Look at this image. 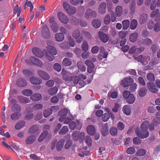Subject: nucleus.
I'll list each match as a JSON object with an SVG mask.
<instances>
[{
  "instance_id": "18",
  "label": "nucleus",
  "mask_w": 160,
  "mask_h": 160,
  "mask_svg": "<svg viewBox=\"0 0 160 160\" xmlns=\"http://www.w3.org/2000/svg\"><path fill=\"white\" fill-rule=\"evenodd\" d=\"M16 84L19 87H24L27 84L26 81L22 78L18 79L17 81Z\"/></svg>"
},
{
  "instance_id": "47",
  "label": "nucleus",
  "mask_w": 160,
  "mask_h": 160,
  "mask_svg": "<svg viewBox=\"0 0 160 160\" xmlns=\"http://www.w3.org/2000/svg\"><path fill=\"white\" fill-rule=\"evenodd\" d=\"M22 93L24 96H29L32 94V91L31 90L26 89L22 91Z\"/></svg>"
},
{
  "instance_id": "40",
  "label": "nucleus",
  "mask_w": 160,
  "mask_h": 160,
  "mask_svg": "<svg viewBox=\"0 0 160 160\" xmlns=\"http://www.w3.org/2000/svg\"><path fill=\"white\" fill-rule=\"evenodd\" d=\"M25 122L24 121L22 120L17 122L15 126V128L16 129H19L23 127L25 124Z\"/></svg>"
},
{
  "instance_id": "57",
  "label": "nucleus",
  "mask_w": 160,
  "mask_h": 160,
  "mask_svg": "<svg viewBox=\"0 0 160 160\" xmlns=\"http://www.w3.org/2000/svg\"><path fill=\"white\" fill-rule=\"evenodd\" d=\"M127 34V32L126 31H121L119 33V37L121 39H125V37Z\"/></svg>"
},
{
  "instance_id": "29",
  "label": "nucleus",
  "mask_w": 160,
  "mask_h": 160,
  "mask_svg": "<svg viewBox=\"0 0 160 160\" xmlns=\"http://www.w3.org/2000/svg\"><path fill=\"white\" fill-rule=\"evenodd\" d=\"M38 130L37 126L33 125L28 130V132L30 134H35Z\"/></svg>"
},
{
  "instance_id": "31",
  "label": "nucleus",
  "mask_w": 160,
  "mask_h": 160,
  "mask_svg": "<svg viewBox=\"0 0 160 160\" xmlns=\"http://www.w3.org/2000/svg\"><path fill=\"white\" fill-rule=\"evenodd\" d=\"M48 49V50L46 52H49L50 53L54 55H56L57 54L56 49L52 46H49Z\"/></svg>"
},
{
  "instance_id": "42",
  "label": "nucleus",
  "mask_w": 160,
  "mask_h": 160,
  "mask_svg": "<svg viewBox=\"0 0 160 160\" xmlns=\"http://www.w3.org/2000/svg\"><path fill=\"white\" fill-rule=\"evenodd\" d=\"M147 92V89L145 88H141L138 91V94L141 97L144 96Z\"/></svg>"
},
{
  "instance_id": "46",
  "label": "nucleus",
  "mask_w": 160,
  "mask_h": 160,
  "mask_svg": "<svg viewBox=\"0 0 160 160\" xmlns=\"http://www.w3.org/2000/svg\"><path fill=\"white\" fill-rule=\"evenodd\" d=\"M118 131L117 128L115 127H111L110 130V134L112 136H115L118 134Z\"/></svg>"
},
{
  "instance_id": "60",
  "label": "nucleus",
  "mask_w": 160,
  "mask_h": 160,
  "mask_svg": "<svg viewBox=\"0 0 160 160\" xmlns=\"http://www.w3.org/2000/svg\"><path fill=\"white\" fill-rule=\"evenodd\" d=\"M135 152V148L133 147H130L128 148L127 150V153L129 154H132Z\"/></svg>"
},
{
  "instance_id": "28",
  "label": "nucleus",
  "mask_w": 160,
  "mask_h": 160,
  "mask_svg": "<svg viewBox=\"0 0 160 160\" xmlns=\"http://www.w3.org/2000/svg\"><path fill=\"white\" fill-rule=\"evenodd\" d=\"M77 66L78 69L82 72H85L86 70L85 66L81 61H79L77 62Z\"/></svg>"
},
{
  "instance_id": "58",
  "label": "nucleus",
  "mask_w": 160,
  "mask_h": 160,
  "mask_svg": "<svg viewBox=\"0 0 160 160\" xmlns=\"http://www.w3.org/2000/svg\"><path fill=\"white\" fill-rule=\"evenodd\" d=\"M54 55L52 54L49 52H46V58L50 61H52L54 59Z\"/></svg>"
},
{
  "instance_id": "55",
  "label": "nucleus",
  "mask_w": 160,
  "mask_h": 160,
  "mask_svg": "<svg viewBox=\"0 0 160 160\" xmlns=\"http://www.w3.org/2000/svg\"><path fill=\"white\" fill-rule=\"evenodd\" d=\"M43 113V116L45 118L48 117L52 113L51 110L49 109L44 110Z\"/></svg>"
},
{
  "instance_id": "20",
  "label": "nucleus",
  "mask_w": 160,
  "mask_h": 160,
  "mask_svg": "<svg viewBox=\"0 0 160 160\" xmlns=\"http://www.w3.org/2000/svg\"><path fill=\"white\" fill-rule=\"evenodd\" d=\"M88 133L90 135H93L95 132V129L94 127L92 125H88L87 128Z\"/></svg>"
},
{
  "instance_id": "64",
  "label": "nucleus",
  "mask_w": 160,
  "mask_h": 160,
  "mask_svg": "<svg viewBox=\"0 0 160 160\" xmlns=\"http://www.w3.org/2000/svg\"><path fill=\"white\" fill-rule=\"evenodd\" d=\"M154 30L156 32H158L160 31V22L157 23L154 25Z\"/></svg>"
},
{
  "instance_id": "33",
  "label": "nucleus",
  "mask_w": 160,
  "mask_h": 160,
  "mask_svg": "<svg viewBox=\"0 0 160 160\" xmlns=\"http://www.w3.org/2000/svg\"><path fill=\"white\" fill-rule=\"evenodd\" d=\"M108 129L107 125H104L103 126L101 129V132L103 136H105L108 133Z\"/></svg>"
},
{
  "instance_id": "50",
  "label": "nucleus",
  "mask_w": 160,
  "mask_h": 160,
  "mask_svg": "<svg viewBox=\"0 0 160 160\" xmlns=\"http://www.w3.org/2000/svg\"><path fill=\"white\" fill-rule=\"evenodd\" d=\"M108 96L112 98H116L118 96V93L116 91L113 92H110L108 94Z\"/></svg>"
},
{
  "instance_id": "36",
  "label": "nucleus",
  "mask_w": 160,
  "mask_h": 160,
  "mask_svg": "<svg viewBox=\"0 0 160 160\" xmlns=\"http://www.w3.org/2000/svg\"><path fill=\"white\" fill-rule=\"evenodd\" d=\"M92 25L96 28H98L101 25L100 21L97 19H94L92 22Z\"/></svg>"
},
{
  "instance_id": "1",
  "label": "nucleus",
  "mask_w": 160,
  "mask_h": 160,
  "mask_svg": "<svg viewBox=\"0 0 160 160\" xmlns=\"http://www.w3.org/2000/svg\"><path fill=\"white\" fill-rule=\"evenodd\" d=\"M63 5L64 9L68 14L72 15L75 13L76 10L75 8L71 6L66 2H63Z\"/></svg>"
},
{
  "instance_id": "48",
  "label": "nucleus",
  "mask_w": 160,
  "mask_h": 160,
  "mask_svg": "<svg viewBox=\"0 0 160 160\" xmlns=\"http://www.w3.org/2000/svg\"><path fill=\"white\" fill-rule=\"evenodd\" d=\"M21 115L19 112H16L12 114L11 116V118L12 120H16L18 119Z\"/></svg>"
},
{
  "instance_id": "19",
  "label": "nucleus",
  "mask_w": 160,
  "mask_h": 160,
  "mask_svg": "<svg viewBox=\"0 0 160 160\" xmlns=\"http://www.w3.org/2000/svg\"><path fill=\"white\" fill-rule=\"evenodd\" d=\"M148 18L147 15L145 13H143L141 14L139 17L138 21L140 24H143L145 23L147 21Z\"/></svg>"
},
{
  "instance_id": "63",
  "label": "nucleus",
  "mask_w": 160,
  "mask_h": 160,
  "mask_svg": "<svg viewBox=\"0 0 160 160\" xmlns=\"http://www.w3.org/2000/svg\"><path fill=\"white\" fill-rule=\"evenodd\" d=\"M12 109L14 112H20L21 111V108L20 106L18 104L13 106Z\"/></svg>"
},
{
  "instance_id": "3",
  "label": "nucleus",
  "mask_w": 160,
  "mask_h": 160,
  "mask_svg": "<svg viewBox=\"0 0 160 160\" xmlns=\"http://www.w3.org/2000/svg\"><path fill=\"white\" fill-rule=\"evenodd\" d=\"M134 82L133 79L130 77L124 78L121 81V85L124 87H128Z\"/></svg>"
},
{
  "instance_id": "16",
  "label": "nucleus",
  "mask_w": 160,
  "mask_h": 160,
  "mask_svg": "<svg viewBox=\"0 0 160 160\" xmlns=\"http://www.w3.org/2000/svg\"><path fill=\"white\" fill-rule=\"evenodd\" d=\"M106 10V5L105 2H102L99 5L98 10L99 13L101 14L105 13Z\"/></svg>"
},
{
  "instance_id": "26",
  "label": "nucleus",
  "mask_w": 160,
  "mask_h": 160,
  "mask_svg": "<svg viewBox=\"0 0 160 160\" xmlns=\"http://www.w3.org/2000/svg\"><path fill=\"white\" fill-rule=\"evenodd\" d=\"M18 101L21 103H28L30 102V100L29 98L23 96H18Z\"/></svg>"
},
{
  "instance_id": "11",
  "label": "nucleus",
  "mask_w": 160,
  "mask_h": 160,
  "mask_svg": "<svg viewBox=\"0 0 160 160\" xmlns=\"http://www.w3.org/2000/svg\"><path fill=\"white\" fill-rule=\"evenodd\" d=\"M58 16L59 20L62 23L66 24L68 23V19L64 14L62 12H59L58 13Z\"/></svg>"
},
{
  "instance_id": "23",
  "label": "nucleus",
  "mask_w": 160,
  "mask_h": 160,
  "mask_svg": "<svg viewBox=\"0 0 160 160\" xmlns=\"http://www.w3.org/2000/svg\"><path fill=\"white\" fill-rule=\"evenodd\" d=\"M36 137L34 136L30 135L28 136L25 140V142L28 144H31L35 140Z\"/></svg>"
},
{
  "instance_id": "12",
  "label": "nucleus",
  "mask_w": 160,
  "mask_h": 160,
  "mask_svg": "<svg viewBox=\"0 0 160 160\" xmlns=\"http://www.w3.org/2000/svg\"><path fill=\"white\" fill-rule=\"evenodd\" d=\"M85 64L88 67L87 68L88 72L89 73H92L95 67L92 62L90 60H87L85 62Z\"/></svg>"
},
{
  "instance_id": "15",
  "label": "nucleus",
  "mask_w": 160,
  "mask_h": 160,
  "mask_svg": "<svg viewBox=\"0 0 160 160\" xmlns=\"http://www.w3.org/2000/svg\"><path fill=\"white\" fill-rule=\"evenodd\" d=\"M32 52L34 55L39 58L42 57L43 56L42 52L38 48H34L32 49Z\"/></svg>"
},
{
  "instance_id": "8",
  "label": "nucleus",
  "mask_w": 160,
  "mask_h": 160,
  "mask_svg": "<svg viewBox=\"0 0 160 160\" xmlns=\"http://www.w3.org/2000/svg\"><path fill=\"white\" fill-rule=\"evenodd\" d=\"M147 86L149 90L152 92L156 93L158 92V88L154 83L149 82L147 83Z\"/></svg>"
},
{
  "instance_id": "53",
  "label": "nucleus",
  "mask_w": 160,
  "mask_h": 160,
  "mask_svg": "<svg viewBox=\"0 0 160 160\" xmlns=\"http://www.w3.org/2000/svg\"><path fill=\"white\" fill-rule=\"evenodd\" d=\"M111 21V18L110 15L108 14H107L104 18V22L106 25L109 24Z\"/></svg>"
},
{
  "instance_id": "41",
  "label": "nucleus",
  "mask_w": 160,
  "mask_h": 160,
  "mask_svg": "<svg viewBox=\"0 0 160 160\" xmlns=\"http://www.w3.org/2000/svg\"><path fill=\"white\" fill-rule=\"evenodd\" d=\"M138 37V34L137 32H134L130 36V41L131 42H134L136 41Z\"/></svg>"
},
{
  "instance_id": "52",
  "label": "nucleus",
  "mask_w": 160,
  "mask_h": 160,
  "mask_svg": "<svg viewBox=\"0 0 160 160\" xmlns=\"http://www.w3.org/2000/svg\"><path fill=\"white\" fill-rule=\"evenodd\" d=\"M22 72L23 74L26 77L32 76L33 75V73L30 70L28 69L23 70Z\"/></svg>"
},
{
  "instance_id": "51",
  "label": "nucleus",
  "mask_w": 160,
  "mask_h": 160,
  "mask_svg": "<svg viewBox=\"0 0 160 160\" xmlns=\"http://www.w3.org/2000/svg\"><path fill=\"white\" fill-rule=\"evenodd\" d=\"M82 50L84 51H87L88 49V42L84 41L82 43Z\"/></svg>"
},
{
  "instance_id": "56",
  "label": "nucleus",
  "mask_w": 160,
  "mask_h": 160,
  "mask_svg": "<svg viewBox=\"0 0 160 160\" xmlns=\"http://www.w3.org/2000/svg\"><path fill=\"white\" fill-rule=\"evenodd\" d=\"M126 39H122L120 41V39L119 38H118L117 40L116 43H120V46L121 47H122L124 46L126 44Z\"/></svg>"
},
{
  "instance_id": "30",
  "label": "nucleus",
  "mask_w": 160,
  "mask_h": 160,
  "mask_svg": "<svg viewBox=\"0 0 160 160\" xmlns=\"http://www.w3.org/2000/svg\"><path fill=\"white\" fill-rule=\"evenodd\" d=\"M48 133V132L47 131H45L42 132L38 138V142H42L46 137Z\"/></svg>"
},
{
  "instance_id": "27",
  "label": "nucleus",
  "mask_w": 160,
  "mask_h": 160,
  "mask_svg": "<svg viewBox=\"0 0 160 160\" xmlns=\"http://www.w3.org/2000/svg\"><path fill=\"white\" fill-rule=\"evenodd\" d=\"M55 38L56 40L58 42L62 41L64 38V36L60 32L57 33L55 35Z\"/></svg>"
},
{
  "instance_id": "61",
  "label": "nucleus",
  "mask_w": 160,
  "mask_h": 160,
  "mask_svg": "<svg viewBox=\"0 0 160 160\" xmlns=\"http://www.w3.org/2000/svg\"><path fill=\"white\" fill-rule=\"evenodd\" d=\"M125 126L123 123L119 122L117 125V129L119 131H122L124 128Z\"/></svg>"
},
{
  "instance_id": "44",
  "label": "nucleus",
  "mask_w": 160,
  "mask_h": 160,
  "mask_svg": "<svg viewBox=\"0 0 160 160\" xmlns=\"http://www.w3.org/2000/svg\"><path fill=\"white\" fill-rule=\"evenodd\" d=\"M116 12L118 17L120 16L122 13V8L121 6H118L116 8Z\"/></svg>"
},
{
  "instance_id": "24",
  "label": "nucleus",
  "mask_w": 160,
  "mask_h": 160,
  "mask_svg": "<svg viewBox=\"0 0 160 160\" xmlns=\"http://www.w3.org/2000/svg\"><path fill=\"white\" fill-rule=\"evenodd\" d=\"M149 125V122L148 121H145L142 123L141 125V128L142 131H148Z\"/></svg>"
},
{
  "instance_id": "10",
  "label": "nucleus",
  "mask_w": 160,
  "mask_h": 160,
  "mask_svg": "<svg viewBox=\"0 0 160 160\" xmlns=\"http://www.w3.org/2000/svg\"><path fill=\"white\" fill-rule=\"evenodd\" d=\"M98 35L99 39L103 43H106L108 41L109 38L106 34L100 31L98 32Z\"/></svg>"
},
{
  "instance_id": "62",
  "label": "nucleus",
  "mask_w": 160,
  "mask_h": 160,
  "mask_svg": "<svg viewBox=\"0 0 160 160\" xmlns=\"http://www.w3.org/2000/svg\"><path fill=\"white\" fill-rule=\"evenodd\" d=\"M68 40L70 46L71 47H73L75 44V42L74 39L71 37H68Z\"/></svg>"
},
{
  "instance_id": "6",
  "label": "nucleus",
  "mask_w": 160,
  "mask_h": 160,
  "mask_svg": "<svg viewBox=\"0 0 160 160\" xmlns=\"http://www.w3.org/2000/svg\"><path fill=\"white\" fill-rule=\"evenodd\" d=\"M68 113V110L66 108H63L61 110L58 112V115L60 116L59 119L60 122H62L66 118L67 115Z\"/></svg>"
},
{
  "instance_id": "17",
  "label": "nucleus",
  "mask_w": 160,
  "mask_h": 160,
  "mask_svg": "<svg viewBox=\"0 0 160 160\" xmlns=\"http://www.w3.org/2000/svg\"><path fill=\"white\" fill-rule=\"evenodd\" d=\"M30 82L33 84H40L42 83V80L40 78L35 77H32L30 78Z\"/></svg>"
},
{
  "instance_id": "45",
  "label": "nucleus",
  "mask_w": 160,
  "mask_h": 160,
  "mask_svg": "<svg viewBox=\"0 0 160 160\" xmlns=\"http://www.w3.org/2000/svg\"><path fill=\"white\" fill-rule=\"evenodd\" d=\"M68 129L67 126H63L59 131L58 133L60 135H64L68 131Z\"/></svg>"
},
{
  "instance_id": "9",
  "label": "nucleus",
  "mask_w": 160,
  "mask_h": 160,
  "mask_svg": "<svg viewBox=\"0 0 160 160\" xmlns=\"http://www.w3.org/2000/svg\"><path fill=\"white\" fill-rule=\"evenodd\" d=\"M42 36L45 38L48 39L50 37L49 29L46 25L43 26L42 30Z\"/></svg>"
},
{
  "instance_id": "49",
  "label": "nucleus",
  "mask_w": 160,
  "mask_h": 160,
  "mask_svg": "<svg viewBox=\"0 0 160 160\" xmlns=\"http://www.w3.org/2000/svg\"><path fill=\"white\" fill-rule=\"evenodd\" d=\"M85 142L89 147L91 146L92 144V141L91 138L90 136H87L85 137Z\"/></svg>"
},
{
  "instance_id": "2",
  "label": "nucleus",
  "mask_w": 160,
  "mask_h": 160,
  "mask_svg": "<svg viewBox=\"0 0 160 160\" xmlns=\"http://www.w3.org/2000/svg\"><path fill=\"white\" fill-rule=\"evenodd\" d=\"M72 36L77 43H81L82 41L83 36L80 34V31L78 29H76L74 31Z\"/></svg>"
},
{
  "instance_id": "4",
  "label": "nucleus",
  "mask_w": 160,
  "mask_h": 160,
  "mask_svg": "<svg viewBox=\"0 0 160 160\" xmlns=\"http://www.w3.org/2000/svg\"><path fill=\"white\" fill-rule=\"evenodd\" d=\"M97 13L95 11L90 9H88L85 13L84 17L87 19L94 18L96 17Z\"/></svg>"
},
{
  "instance_id": "43",
  "label": "nucleus",
  "mask_w": 160,
  "mask_h": 160,
  "mask_svg": "<svg viewBox=\"0 0 160 160\" xmlns=\"http://www.w3.org/2000/svg\"><path fill=\"white\" fill-rule=\"evenodd\" d=\"M123 29L126 30L129 27L130 22L128 20H123L122 22Z\"/></svg>"
},
{
  "instance_id": "32",
  "label": "nucleus",
  "mask_w": 160,
  "mask_h": 160,
  "mask_svg": "<svg viewBox=\"0 0 160 160\" xmlns=\"http://www.w3.org/2000/svg\"><path fill=\"white\" fill-rule=\"evenodd\" d=\"M62 65L66 67L70 66L72 64V62L68 58H64L62 62Z\"/></svg>"
},
{
  "instance_id": "21",
  "label": "nucleus",
  "mask_w": 160,
  "mask_h": 160,
  "mask_svg": "<svg viewBox=\"0 0 160 160\" xmlns=\"http://www.w3.org/2000/svg\"><path fill=\"white\" fill-rule=\"evenodd\" d=\"M65 142V141L63 139H60V140L57 142L56 145L57 150L58 151H60L63 148Z\"/></svg>"
},
{
  "instance_id": "39",
  "label": "nucleus",
  "mask_w": 160,
  "mask_h": 160,
  "mask_svg": "<svg viewBox=\"0 0 160 160\" xmlns=\"http://www.w3.org/2000/svg\"><path fill=\"white\" fill-rule=\"evenodd\" d=\"M58 90V88L57 87L54 86L50 88L48 90V92L50 95H52L56 94Z\"/></svg>"
},
{
  "instance_id": "54",
  "label": "nucleus",
  "mask_w": 160,
  "mask_h": 160,
  "mask_svg": "<svg viewBox=\"0 0 160 160\" xmlns=\"http://www.w3.org/2000/svg\"><path fill=\"white\" fill-rule=\"evenodd\" d=\"M109 118L110 115L108 113H105L102 116V120L104 122L107 121Z\"/></svg>"
},
{
  "instance_id": "34",
  "label": "nucleus",
  "mask_w": 160,
  "mask_h": 160,
  "mask_svg": "<svg viewBox=\"0 0 160 160\" xmlns=\"http://www.w3.org/2000/svg\"><path fill=\"white\" fill-rule=\"evenodd\" d=\"M72 76H69L67 74H64L62 76L63 79L68 83H72Z\"/></svg>"
},
{
  "instance_id": "59",
  "label": "nucleus",
  "mask_w": 160,
  "mask_h": 160,
  "mask_svg": "<svg viewBox=\"0 0 160 160\" xmlns=\"http://www.w3.org/2000/svg\"><path fill=\"white\" fill-rule=\"evenodd\" d=\"M147 77V79L149 81H154V74L152 73H148Z\"/></svg>"
},
{
  "instance_id": "5",
  "label": "nucleus",
  "mask_w": 160,
  "mask_h": 160,
  "mask_svg": "<svg viewBox=\"0 0 160 160\" xmlns=\"http://www.w3.org/2000/svg\"><path fill=\"white\" fill-rule=\"evenodd\" d=\"M86 76L83 74H79L78 75H72V82L74 84L78 83L80 79L85 80L86 79Z\"/></svg>"
},
{
  "instance_id": "35",
  "label": "nucleus",
  "mask_w": 160,
  "mask_h": 160,
  "mask_svg": "<svg viewBox=\"0 0 160 160\" xmlns=\"http://www.w3.org/2000/svg\"><path fill=\"white\" fill-rule=\"evenodd\" d=\"M138 25V22L135 19H132L130 24V28L132 30H134L136 28Z\"/></svg>"
},
{
  "instance_id": "25",
  "label": "nucleus",
  "mask_w": 160,
  "mask_h": 160,
  "mask_svg": "<svg viewBox=\"0 0 160 160\" xmlns=\"http://www.w3.org/2000/svg\"><path fill=\"white\" fill-rule=\"evenodd\" d=\"M122 111L123 113L127 116L129 115L131 113V108L128 105H126L122 108Z\"/></svg>"
},
{
  "instance_id": "7",
  "label": "nucleus",
  "mask_w": 160,
  "mask_h": 160,
  "mask_svg": "<svg viewBox=\"0 0 160 160\" xmlns=\"http://www.w3.org/2000/svg\"><path fill=\"white\" fill-rule=\"evenodd\" d=\"M135 132L138 137L142 139L148 138L149 135L148 131H141L138 129L136 130Z\"/></svg>"
},
{
  "instance_id": "13",
  "label": "nucleus",
  "mask_w": 160,
  "mask_h": 160,
  "mask_svg": "<svg viewBox=\"0 0 160 160\" xmlns=\"http://www.w3.org/2000/svg\"><path fill=\"white\" fill-rule=\"evenodd\" d=\"M37 73L38 75L44 80H47L50 78L48 74L45 71L39 70L38 71Z\"/></svg>"
},
{
  "instance_id": "14",
  "label": "nucleus",
  "mask_w": 160,
  "mask_h": 160,
  "mask_svg": "<svg viewBox=\"0 0 160 160\" xmlns=\"http://www.w3.org/2000/svg\"><path fill=\"white\" fill-rule=\"evenodd\" d=\"M70 129L73 130L75 128L78 130H80L82 128L81 124L79 122L75 123L74 122H72L69 125Z\"/></svg>"
},
{
  "instance_id": "38",
  "label": "nucleus",
  "mask_w": 160,
  "mask_h": 160,
  "mask_svg": "<svg viewBox=\"0 0 160 160\" xmlns=\"http://www.w3.org/2000/svg\"><path fill=\"white\" fill-rule=\"evenodd\" d=\"M126 102L128 104H133L135 101V98L134 96L132 94L130 95L126 99Z\"/></svg>"
},
{
  "instance_id": "22",
  "label": "nucleus",
  "mask_w": 160,
  "mask_h": 160,
  "mask_svg": "<svg viewBox=\"0 0 160 160\" xmlns=\"http://www.w3.org/2000/svg\"><path fill=\"white\" fill-rule=\"evenodd\" d=\"M30 98L32 101H38L41 99L42 98V96L40 94L35 93L31 95Z\"/></svg>"
},
{
  "instance_id": "37",
  "label": "nucleus",
  "mask_w": 160,
  "mask_h": 160,
  "mask_svg": "<svg viewBox=\"0 0 160 160\" xmlns=\"http://www.w3.org/2000/svg\"><path fill=\"white\" fill-rule=\"evenodd\" d=\"M51 28L54 32H58V26L55 21H52L51 22Z\"/></svg>"
}]
</instances>
